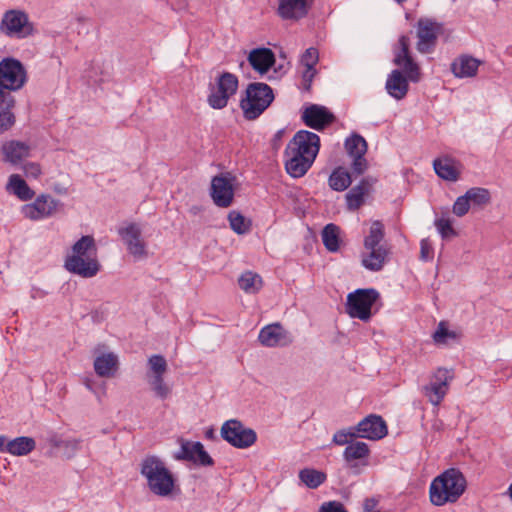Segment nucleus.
Returning a JSON list of instances; mask_svg holds the SVG:
<instances>
[{"label":"nucleus","instance_id":"7ed1b4c3","mask_svg":"<svg viewBox=\"0 0 512 512\" xmlns=\"http://www.w3.org/2000/svg\"><path fill=\"white\" fill-rule=\"evenodd\" d=\"M410 39L402 35L398 40V45L394 48V64L403 68L407 78L400 70H392L388 75L385 89L387 93L396 100L403 99L409 89L408 79L417 82L420 76L419 66L414 62L410 51Z\"/></svg>","mask_w":512,"mask_h":512},{"label":"nucleus","instance_id":"58836bf2","mask_svg":"<svg viewBox=\"0 0 512 512\" xmlns=\"http://www.w3.org/2000/svg\"><path fill=\"white\" fill-rule=\"evenodd\" d=\"M228 220L231 229L237 234H245L249 231V224L246 223L245 217L238 211H230Z\"/></svg>","mask_w":512,"mask_h":512},{"label":"nucleus","instance_id":"bb28decb","mask_svg":"<svg viewBox=\"0 0 512 512\" xmlns=\"http://www.w3.org/2000/svg\"><path fill=\"white\" fill-rule=\"evenodd\" d=\"M471 204H480V187H473L458 197L453 205V213L462 217L469 211Z\"/></svg>","mask_w":512,"mask_h":512},{"label":"nucleus","instance_id":"09e8293b","mask_svg":"<svg viewBox=\"0 0 512 512\" xmlns=\"http://www.w3.org/2000/svg\"><path fill=\"white\" fill-rule=\"evenodd\" d=\"M450 378H451V376H450L448 370L439 368L433 375V378L431 381H433L434 383H438L439 385L448 389V381Z\"/></svg>","mask_w":512,"mask_h":512},{"label":"nucleus","instance_id":"4be33fe9","mask_svg":"<svg viewBox=\"0 0 512 512\" xmlns=\"http://www.w3.org/2000/svg\"><path fill=\"white\" fill-rule=\"evenodd\" d=\"M437 176L443 180L456 182L460 176V165L449 156L438 157L433 161Z\"/></svg>","mask_w":512,"mask_h":512},{"label":"nucleus","instance_id":"a878e982","mask_svg":"<svg viewBox=\"0 0 512 512\" xmlns=\"http://www.w3.org/2000/svg\"><path fill=\"white\" fill-rule=\"evenodd\" d=\"M118 357L112 353H102L94 359V370L100 377H111L118 369Z\"/></svg>","mask_w":512,"mask_h":512},{"label":"nucleus","instance_id":"1a4fd4ad","mask_svg":"<svg viewBox=\"0 0 512 512\" xmlns=\"http://www.w3.org/2000/svg\"><path fill=\"white\" fill-rule=\"evenodd\" d=\"M220 434L226 442L238 449L249 448L257 440L256 432L237 419L225 421L222 424Z\"/></svg>","mask_w":512,"mask_h":512},{"label":"nucleus","instance_id":"f257e3e1","mask_svg":"<svg viewBox=\"0 0 512 512\" xmlns=\"http://www.w3.org/2000/svg\"><path fill=\"white\" fill-rule=\"evenodd\" d=\"M26 82L27 72L19 60L7 57L0 61V134L15 124V98L11 92L20 90Z\"/></svg>","mask_w":512,"mask_h":512},{"label":"nucleus","instance_id":"79ce46f5","mask_svg":"<svg viewBox=\"0 0 512 512\" xmlns=\"http://www.w3.org/2000/svg\"><path fill=\"white\" fill-rule=\"evenodd\" d=\"M148 365L152 375H164L167 371V361L162 355L154 354L150 356Z\"/></svg>","mask_w":512,"mask_h":512},{"label":"nucleus","instance_id":"ddd939ff","mask_svg":"<svg viewBox=\"0 0 512 512\" xmlns=\"http://www.w3.org/2000/svg\"><path fill=\"white\" fill-rule=\"evenodd\" d=\"M0 28L6 35L17 38H24L32 32L27 15L16 10L5 13Z\"/></svg>","mask_w":512,"mask_h":512},{"label":"nucleus","instance_id":"5701e85b","mask_svg":"<svg viewBox=\"0 0 512 512\" xmlns=\"http://www.w3.org/2000/svg\"><path fill=\"white\" fill-rule=\"evenodd\" d=\"M248 61L255 71L263 75L274 65L275 55L269 48H257L249 53Z\"/></svg>","mask_w":512,"mask_h":512},{"label":"nucleus","instance_id":"cd10ccee","mask_svg":"<svg viewBox=\"0 0 512 512\" xmlns=\"http://www.w3.org/2000/svg\"><path fill=\"white\" fill-rule=\"evenodd\" d=\"M370 454L368 445L361 441H353L346 446L343 452L344 460L349 464L350 468L355 467L352 464L356 460H366Z\"/></svg>","mask_w":512,"mask_h":512},{"label":"nucleus","instance_id":"473e14b6","mask_svg":"<svg viewBox=\"0 0 512 512\" xmlns=\"http://www.w3.org/2000/svg\"><path fill=\"white\" fill-rule=\"evenodd\" d=\"M239 287L246 293H256L262 287V278L257 273L246 271L238 279Z\"/></svg>","mask_w":512,"mask_h":512},{"label":"nucleus","instance_id":"f8f14e48","mask_svg":"<svg viewBox=\"0 0 512 512\" xmlns=\"http://www.w3.org/2000/svg\"><path fill=\"white\" fill-rule=\"evenodd\" d=\"M442 29V25L428 18H421L417 23V50L422 54H428L434 51L437 38Z\"/></svg>","mask_w":512,"mask_h":512},{"label":"nucleus","instance_id":"37998d69","mask_svg":"<svg viewBox=\"0 0 512 512\" xmlns=\"http://www.w3.org/2000/svg\"><path fill=\"white\" fill-rule=\"evenodd\" d=\"M355 427H350L348 429H342L337 431L333 436V443L336 445H349L351 442H353L354 438H357Z\"/></svg>","mask_w":512,"mask_h":512},{"label":"nucleus","instance_id":"5fc2aeb1","mask_svg":"<svg viewBox=\"0 0 512 512\" xmlns=\"http://www.w3.org/2000/svg\"><path fill=\"white\" fill-rule=\"evenodd\" d=\"M315 74H316L315 68L305 67V70L303 71V74H302V78H303V82H304V88L306 90L310 89V86H311V83H312V80H313Z\"/></svg>","mask_w":512,"mask_h":512},{"label":"nucleus","instance_id":"49530a36","mask_svg":"<svg viewBox=\"0 0 512 512\" xmlns=\"http://www.w3.org/2000/svg\"><path fill=\"white\" fill-rule=\"evenodd\" d=\"M455 335L453 332L449 331L444 322H440L436 331L433 334V340L437 344L446 343L448 338H454Z\"/></svg>","mask_w":512,"mask_h":512},{"label":"nucleus","instance_id":"423d86ee","mask_svg":"<svg viewBox=\"0 0 512 512\" xmlns=\"http://www.w3.org/2000/svg\"><path fill=\"white\" fill-rule=\"evenodd\" d=\"M466 488L463 474L455 468H450L437 476L430 484V501L435 506L455 503Z\"/></svg>","mask_w":512,"mask_h":512},{"label":"nucleus","instance_id":"13d9d810","mask_svg":"<svg viewBox=\"0 0 512 512\" xmlns=\"http://www.w3.org/2000/svg\"><path fill=\"white\" fill-rule=\"evenodd\" d=\"M490 201V193L487 189L482 188V204Z\"/></svg>","mask_w":512,"mask_h":512},{"label":"nucleus","instance_id":"20e7f679","mask_svg":"<svg viewBox=\"0 0 512 512\" xmlns=\"http://www.w3.org/2000/svg\"><path fill=\"white\" fill-rule=\"evenodd\" d=\"M64 267L82 278H92L100 271L98 248L91 235L82 236L74 243L71 253L65 257Z\"/></svg>","mask_w":512,"mask_h":512},{"label":"nucleus","instance_id":"aec40b11","mask_svg":"<svg viewBox=\"0 0 512 512\" xmlns=\"http://www.w3.org/2000/svg\"><path fill=\"white\" fill-rule=\"evenodd\" d=\"M376 179L368 176L363 178L360 183L350 189L346 194L347 207L350 210H357L364 203V198L369 194Z\"/></svg>","mask_w":512,"mask_h":512},{"label":"nucleus","instance_id":"e2e57ef3","mask_svg":"<svg viewBox=\"0 0 512 512\" xmlns=\"http://www.w3.org/2000/svg\"><path fill=\"white\" fill-rule=\"evenodd\" d=\"M86 387H87L89 390H92V387H91V385H90L88 382L86 383Z\"/></svg>","mask_w":512,"mask_h":512},{"label":"nucleus","instance_id":"9d476101","mask_svg":"<svg viewBox=\"0 0 512 512\" xmlns=\"http://www.w3.org/2000/svg\"><path fill=\"white\" fill-rule=\"evenodd\" d=\"M238 78L230 72H223L217 78L215 85L211 86L207 102L213 109H223L227 106L231 96L238 89Z\"/></svg>","mask_w":512,"mask_h":512},{"label":"nucleus","instance_id":"c03bdc74","mask_svg":"<svg viewBox=\"0 0 512 512\" xmlns=\"http://www.w3.org/2000/svg\"><path fill=\"white\" fill-rule=\"evenodd\" d=\"M56 446L63 449L67 458H71L80 449V440L78 439H65L56 443Z\"/></svg>","mask_w":512,"mask_h":512},{"label":"nucleus","instance_id":"6e6552de","mask_svg":"<svg viewBox=\"0 0 512 512\" xmlns=\"http://www.w3.org/2000/svg\"><path fill=\"white\" fill-rule=\"evenodd\" d=\"M379 298V292L373 288L357 289L347 296L346 312L352 318L368 321L371 318V308Z\"/></svg>","mask_w":512,"mask_h":512},{"label":"nucleus","instance_id":"f3484780","mask_svg":"<svg viewBox=\"0 0 512 512\" xmlns=\"http://www.w3.org/2000/svg\"><path fill=\"white\" fill-rule=\"evenodd\" d=\"M119 235L127 246V250L135 258H144L147 255L146 244L142 240V231L139 225L131 223L119 229Z\"/></svg>","mask_w":512,"mask_h":512},{"label":"nucleus","instance_id":"dca6fc26","mask_svg":"<svg viewBox=\"0 0 512 512\" xmlns=\"http://www.w3.org/2000/svg\"><path fill=\"white\" fill-rule=\"evenodd\" d=\"M258 340L265 347H284L290 345L293 338L280 323H273L260 330Z\"/></svg>","mask_w":512,"mask_h":512},{"label":"nucleus","instance_id":"4d7b16f0","mask_svg":"<svg viewBox=\"0 0 512 512\" xmlns=\"http://www.w3.org/2000/svg\"><path fill=\"white\" fill-rule=\"evenodd\" d=\"M7 442V438L4 435H0V452H7Z\"/></svg>","mask_w":512,"mask_h":512},{"label":"nucleus","instance_id":"2f4dec72","mask_svg":"<svg viewBox=\"0 0 512 512\" xmlns=\"http://www.w3.org/2000/svg\"><path fill=\"white\" fill-rule=\"evenodd\" d=\"M351 181L350 173L343 167L334 169L328 179L330 188L335 191L346 190L350 186Z\"/></svg>","mask_w":512,"mask_h":512},{"label":"nucleus","instance_id":"603ef678","mask_svg":"<svg viewBox=\"0 0 512 512\" xmlns=\"http://www.w3.org/2000/svg\"><path fill=\"white\" fill-rule=\"evenodd\" d=\"M433 249L427 239H422L420 243V259L423 261L431 260Z\"/></svg>","mask_w":512,"mask_h":512},{"label":"nucleus","instance_id":"680f3d73","mask_svg":"<svg viewBox=\"0 0 512 512\" xmlns=\"http://www.w3.org/2000/svg\"><path fill=\"white\" fill-rule=\"evenodd\" d=\"M212 434H213V431H212V430H211V431H209V432H207V437H211V436H212Z\"/></svg>","mask_w":512,"mask_h":512},{"label":"nucleus","instance_id":"052dcab7","mask_svg":"<svg viewBox=\"0 0 512 512\" xmlns=\"http://www.w3.org/2000/svg\"><path fill=\"white\" fill-rule=\"evenodd\" d=\"M508 494L512 500V483L509 485V488H508Z\"/></svg>","mask_w":512,"mask_h":512},{"label":"nucleus","instance_id":"e433bc0d","mask_svg":"<svg viewBox=\"0 0 512 512\" xmlns=\"http://www.w3.org/2000/svg\"><path fill=\"white\" fill-rule=\"evenodd\" d=\"M164 375H151L149 377V384L155 393L156 397L165 400L171 394V388L165 383Z\"/></svg>","mask_w":512,"mask_h":512},{"label":"nucleus","instance_id":"b1692460","mask_svg":"<svg viewBox=\"0 0 512 512\" xmlns=\"http://www.w3.org/2000/svg\"><path fill=\"white\" fill-rule=\"evenodd\" d=\"M2 153L6 162L18 165L29 156L30 147L24 142L11 140L3 144Z\"/></svg>","mask_w":512,"mask_h":512},{"label":"nucleus","instance_id":"6e6d98bb","mask_svg":"<svg viewBox=\"0 0 512 512\" xmlns=\"http://www.w3.org/2000/svg\"><path fill=\"white\" fill-rule=\"evenodd\" d=\"M376 506V501L374 499H366L364 502V509L366 512L373 511Z\"/></svg>","mask_w":512,"mask_h":512},{"label":"nucleus","instance_id":"de8ad7c7","mask_svg":"<svg viewBox=\"0 0 512 512\" xmlns=\"http://www.w3.org/2000/svg\"><path fill=\"white\" fill-rule=\"evenodd\" d=\"M318 62V50L316 48L310 47L306 49L304 54L301 57V63L303 66L308 68H314L316 63Z\"/></svg>","mask_w":512,"mask_h":512},{"label":"nucleus","instance_id":"0e129e2a","mask_svg":"<svg viewBox=\"0 0 512 512\" xmlns=\"http://www.w3.org/2000/svg\"><path fill=\"white\" fill-rule=\"evenodd\" d=\"M397 3L399 4H402L403 2H405L406 0H395Z\"/></svg>","mask_w":512,"mask_h":512},{"label":"nucleus","instance_id":"4468645a","mask_svg":"<svg viewBox=\"0 0 512 512\" xmlns=\"http://www.w3.org/2000/svg\"><path fill=\"white\" fill-rule=\"evenodd\" d=\"M58 204L59 201L50 195L42 194L33 203L23 205L21 212L27 219L40 220L52 216Z\"/></svg>","mask_w":512,"mask_h":512},{"label":"nucleus","instance_id":"c85d7f7f","mask_svg":"<svg viewBox=\"0 0 512 512\" xmlns=\"http://www.w3.org/2000/svg\"><path fill=\"white\" fill-rule=\"evenodd\" d=\"M36 447V442L33 438L27 436L16 437L7 442V453L14 456H25L32 452Z\"/></svg>","mask_w":512,"mask_h":512},{"label":"nucleus","instance_id":"2eb2a0df","mask_svg":"<svg viewBox=\"0 0 512 512\" xmlns=\"http://www.w3.org/2000/svg\"><path fill=\"white\" fill-rule=\"evenodd\" d=\"M355 430L359 438L369 440H380L388 434L386 422L376 414H370L361 420L355 426Z\"/></svg>","mask_w":512,"mask_h":512},{"label":"nucleus","instance_id":"39448f33","mask_svg":"<svg viewBox=\"0 0 512 512\" xmlns=\"http://www.w3.org/2000/svg\"><path fill=\"white\" fill-rule=\"evenodd\" d=\"M139 473L146 480L149 491L159 497H168L176 487V478L165 462L156 455L144 457L139 465Z\"/></svg>","mask_w":512,"mask_h":512},{"label":"nucleus","instance_id":"4c0bfd02","mask_svg":"<svg viewBox=\"0 0 512 512\" xmlns=\"http://www.w3.org/2000/svg\"><path fill=\"white\" fill-rule=\"evenodd\" d=\"M423 393L433 405H438L446 395L447 389L430 381L428 385L423 387Z\"/></svg>","mask_w":512,"mask_h":512},{"label":"nucleus","instance_id":"c756f323","mask_svg":"<svg viewBox=\"0 0 512 512\" xmlns=\"http://www.w3.org/2000/svg\"><path fill=\"white\" fill-rule=\"evenodd\" d=\"M6 188L22 201L31 200L35 195L34 191L18 174L10 175Z\"/></svg>","mask_w":512,"mask_h":512},{"label":"nucleus","instance_id":"6ab92c4d","mask_svg":"<svg viewBox=\"0 0 512 512\" xmlns=\"http://www.w3.org/2000/svg\"><path fill=\"white\" fill-rule=\"evenodd\" d=\"M334 119V115L326 107L317 104L309 105L302 114L305 125L315 130L324 129Z\"/></svg>","mask_w":512,"mask_h":512},{"label":"nucleus","instance_id":"a18cd8bd","mask_svg":"<svg viewBox=\"0 0 512 512\" xmlns=\"http://www.w3.org/2000/svg\"><path fill=\"white\" fill-rule=\"evenodd\" d=\"M435 226L440 233L441 237L446 239L456 235L454 228L452 227V222L448 218H439L435 221Z\"/></svg>","mask_w":512,"mask_h":512},{"label":"nucleus","instance_id":"bf43d9fd","mask_svg":"<svg viewBox=\"0 0 512 512\" xmlns=\"http://www.w3.org/2000/svg\"><path fill=\"white\" fill-rule=\"evenodd\" d=\"M283 133H284L283 130H279L276 132V134L274 135V138H273L274 145H276L277 142L281 141Z\"/></svg>","mask_w":512,"mask_h":512},{"label":"nucleus","instance_id":"72a5a7b5","mask_svg":"<svg viewBox=\"0 0 512 512\" xmlns=\"http://www.w3.org/2000/svg\"><path fill=\"white\" fill-rule=\"evenodd\" d=\"M299 479L310 489H316L326 481L324 472L304 468L299 472Z\"/></svg>","mask_w":512,"mask_h":512},{"label":"nucleus","instance_id":"7c9ffc66","mask_svg":"<svg viewBox=\"0 0 512 512\" xmlns=\"http://www.w3.org/2000/svg\"><path fill=\"white\" fill-rule=\"evenodd\" d=\"M385 229L381 221L375 220L372 222L369 234L364 238V248L373 247H387L384 243Z\"/></svg>","mask_w":512,"mask_h":512},{"label":"nucleus","instance_id":"393cba45","mask_svg":"<svg viewBox=\"0 0 512 512\" xmlns=\"http://www.w3.org/2000/svg\"><path fill=\"white\" fill-rule=\"evenodd\" d=\"M480 60L469 55H460L451 63V71L458 78L472 77L476 74Z\"/></svg>","mask_w":512,"mask_h":512},{"label":"nucleus","instance_id":"a19ab883","mask_svg":"<svg viewBox=\"0 0 512 512\" xmlns=\"http://www.w3.org/2000/svg\"><path fill=\"white\" fill-rule=\"evenodd\" d=\"M194 460L192 462L199 466H212L214 464V460L212 457L205 451L204 446L201 442H194Z\"/></svg>","mask_w":512,"mask_h":512},{"label":"nucleus","instance_id":"c9c22d12","mask_svg":"<svg viewBox=\"0 0 512 512\" xmlns=\"http://www.w3.org/2000/svg\"><path fill=\"white\" fill-rule=\"evenodd\" d=\"M345 148L352 158L364 156L367 151V143L362 136L353 134L350 138L346 139Z\"/></svg>","mask_w":512,"mask_h":512},{"label":"nucleus","instance_id":"0eeeda50","mask_svg":"<svg viewBox=\"0 0 512 512\" xmlns=\"http://www.w3.org/2000/svg\"><path fill=\"white\" fill-rule=\"evenodd\" d=\"M273 100L274 93L269 85L261 82L249 83L245 97L240 100L244 118L247 120L257 119Z\"/></svg>","mask_w":512,"mask_h":512},{"label":"nucleus","instance_id":"a211bd4d","mask_svg":"<svg viewBox=\"0 0 512 512\" xmlns=\"http://www.w3.org/2000/svg\"><path fill=\"white\" fill-rule=\"evenodd\" d=\"M314 0H278L277 14L283 20L298 21L307 16Z\"/></svg>","mask_w":512,"mask_h":512},{"label":"nucleus","instance_id":"f03ea898","mask_svg":"<svg viewBox=\"0 0 512 512\" xmlns=\"http://www.w3.org/2000/svg\"><path fill=\"white\" fill-rule=\"evenodd\" d=\"M320 148V138L317 134L298 131L289 141L285 152V169L293 178L304 176L312 166Z\"/></svg>","mask_w":512,"mask_h":512},{"label":"nucleus","instance_id":"8fccbe9b","mask_svg":"<svg viewBox=\"0 0 512 512\" xmlns=\"http://www.w3.org/2000/svg\"><path fill=\"white\" fill-rule=\"evenodd\" d=\"M351 167H352L353 173H355L357 175H361L366 171V169L368 167L367 160L365 159L364 156L353 157V162H352Z\"/></svg>","mask_w":512,"mask_h":512},{"label":"nucleus","instance_id":"ea45409f","mask_svg":"<svg viewBox=\"0 0 512 512\" xmlns=\"http://www.w3.org/2000/svg\"><path fill=\"white\" fill-rule=\"evenodd\" d=\"M194 442L181 440L180 449L173 454V458L178 461H189L194 460Z\"/></svg>","mask_w":512,"mask_h":512},{"label":"nucleus","instance_id":"9b49d317","mask_svg":"<svg viewBox=\"0 0 512 512\" xmlns=\"http://www.w3.org/2000/svg\"><path fill=\"white\" fill-rule=\"evenodd\" d=\"M235 177L230 173H221L211 180L210 196L218 207L227 208L233 203Z\"/></svg>","mask_w":512,"mask_h":512},{"label":"nucleus","instance_id":"f704fd0d","mask_svg":"<svg viewBox=\"0 0 512 512\" xmlns=\"http://www.w3.org/2000/svg\"><path fill=\"white\" fill-rule=\"evenodd\" d=\"M322 241L330 252L339 250V227L333 223L327 224L322 231Z\"/></svg>","mask_w":512,"mask_h":512},{"label":"nucleus","instance_id":"3c124183","mask_svg":"<svg viewBox=\"0 0 512 512\" xmlns=\"http://www.w3.org/2000/svg\"><path fill=\"white\" fill-rule=\"evenodd\" d=\"M319 512H347L342 503L337 501L325 502L321 505Z\"/></svg>","mask_w":512,"mask_h":512},{"label":"nucleus","instance_id":"864d4df0","mask_svg":"<svg viewBox=\"0 0 512 512\" xmlns=\"http://www.w3.org/2000/svg\"><path fill=\"white\" fill-rule=\"evenodd\" d=\"M24 174L26 177L37 178L41 174L40 165L37 163L29 162L23 166Z\"/></svg>","mask_w":512,"mask_h":512},{"label":"nucleus","instance_id":"412c9836","mask_svg":"<svg viewBox=\"0 0 512 512\" xmlns=\"http://www.w3.org/2000/svg\"><path fill=\"white\" fill-rule=\"evenodd\" d=\"M361 256V263L369 271H380L389 255L388 247L364 248Z\"/></svg>","mask_w":512,"mask_h":512}]
</instances>
